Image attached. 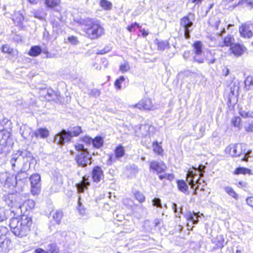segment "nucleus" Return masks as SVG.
<instances>
[{
  "mask_svg": "<svg viewBox=\"0 0 253 253\" xmlns=\"http://www.w3.org/2000/svg\"><path fill=\"white\" fill-rule=\"evenodd\" d=\"M32 225L31 218L25 215L20 218H12L9 222L10 230L15 236L19 237L26 236L29 232Z\"/></svg>",
  "mask_w": 253,
  "mask_h": 253,
  "instance_id": "obj_1",
  "label": "nucleus"
},
{
  "mask_svg": "<svg viewBox=\"0 0 253 253\" xmlns=\"http://www.w3.org/2000/svg\"><path fill=\"white\" fill-rule=\"evenodd\" d=\"M83 26V31L89 39H95L104 34V28L97 20L85 19L84 21Z\"/></svg>",
  "mask_w": 253,
  "mask_h": 253,
  "instance_id": "obj_2",
  "label": "nucleus"
},
{
  "mask_svg": "<svg viewBox=\"0 0 253 253\" xmlns=\"http://www.w3.org/2000/svg\"><path fill=\"white\" fill-rule=\"evenodd\" d=\"M225 152L232 157H240L242 155L244 156L241 158L242 161H248V158L251 157L252 151L247 149V145L245 144H231L225 149Z\"/></svg>",
  "mask_w": 253,
  "mask_h": 253,
  "instance_id": "obj_3",
  "label": "nucleus"
},
{
  "mask_svg": "<svg viewBox=\"0 0 253 253\" xmlns=\"http://www.w3.org/2000/svg\"><path fill=\"white\" fill-rule=\"evenodd\" d=\"M75 148L78 151L75 160L78 165L84 167L91 163V155L83 144L77 143L75 145Z\"/></svg>",
  "mask_w": 253,
  "mask_h": 253,
  "instance_id": "obj_4",
  "label": "nucleus"
},
{
  "mask_svg": "<svg viewBox=\"0 0 253 253\" xmlns=\"http://www.w3.org/2000/svg\"><path fill=\"white\" fill-rule=\"evenodd\" d=\"M205 166L200 165L198 169L192 168L188 170L187 173L186 181L191 186V188L194 189L197 182L201 181V178L204 176L203 172Z\"/></svg>",
  "mask_w": 253,
  "mask_h": 253,
  "instance_id": "obj_5",
  "label": "nucleus"
},
{
  "mask_svg": "<svg viewBox=\"0 0 253 253\" xmlns=\"http://www.w3.org/2000/svg\"><path fill=\"white\" fill-rule=\"evenodd\" d=\"M0 178L4 180L3 187L8 192L13 193L14 192H21L17 190L18 182L14 174L5 172L1 174Z\"/></svg>",
  "mask_w": 253,
  "mask_h": 253,
  "instance_id": "obj_6",
  "label": "nucleus"
},
{
  "mask_svg": "<svg viewBox=\"0 0 253 253\" xmlns=\"http://www.w3.org/2000/svg\"><path fill=\"white\" fill-rule=\"evenodd\" d=\"M31 182V191L33 195L38 194L41 191V176L36 173L32 175L30 178Z\"/></svg>",
  "mask_w": 253,
  "mask_h": 253,
  "instance_id": "obj_7",
  "label": "nucleus"
},
{
  "mask_svg": "<svg viewBox=\"0 0 253 253\" xmlns=\"http://www.w3.org/2000/svg\"><path fill=\"white\" fill-rule=\"evenodd\" d=\"M72 137L69 131L62 130L61 132L55 136L54 141L57 144L63 145L65 142L70 141Z\"/></svg>",
  "mask_w": 253,
  "mask_h": 253,
  "instance_id": "obj_8",
  "label": "nucleus"
},
{
  "mask_svg": "<svg viewBox=\"0 0 253 253\" xmlns=\"http://www.w3.org/2000/svg\"><path fill=\"white\" fill-rule=\"evenodd\" d=\"M130 108L135 107L139 109L152 110L154 109V106L150 99L145 98L140 100L137 104L129 106Z\"/></svg>",
  "mask_w": 253,
  "mask_h": 253,
  "instance_id": "obj_9",
  "label": "nucleus"
},
{
  "mask_svg": "<svg viewBox=\"0 0 253 253\" xmlns=\"http://www.w3.org/2000/svg\"><path fill=\"white\" fill-rule=\"evenodd\" d=\"M16 179L18 182L17 190L18 191H22L23 190V186L25 183L27 181V178L28 174L24 172H19L16 175Z\"/></svg>",
  "mask_w": 253,
  "mask_h": 253,
  "instance_id": "obj_10",
  "label": "nucleus"
},
{
  "mask_svg": "<svg viewBox=\"0 0 253 253\" xmlns=\"http://www.w3.org/2000/svg\"><path fill=\"white\" fill-rule=\"evenodd\" d=\"M239 32L241 37L245 38H250L253 36V33L249 25L243 24L239 27Z\"/></svg>",
  "mask_w": 253,
  "mask_h": 253,
  "instance_id": "obj_11",
  "label": "nucleus"
},
{
  "mask_svg": "<svg viewBox=\"0 0 253 253\" xmlns=\"http://www.w3.org/2000/svg\"><path fill=\"white\" fill-rule=\"evenodd\" d=\"M230 49L235 56H240L246 50V48L242 44L236 43L231 47Z\"/></svg>",
  "mask_w": 253,
  "mask_h": 253,
  "instance_id": "obj_12",
  "label": "nucleus"
},
{
  "mask_svg": "<svg viewBox=\"0 0 253 253\" xmlns=\"http://www.w3.org/2000/svg\"><path fill=\"white\" fill-rule=\"evenodd\" d=\"M150 167L151 169L156 171L158 173L164 171L166 168L164 164L159 163L156 161L151 162Z\"/></svg>",
  "mask_w": 253,
  "mask_h": 253,
  "instance_id": "obj_13",
  "label": "nucleus"
},
{
  "mask_svg": "<svg viewBox=\"0 0 253 253\" xmlns=\"http://www.w3.org/2000/svg\"><path fill=\"white\" fill-rule=\"evenodd\" d=\"M103 177V171L99 167H95L92 170V178L94 181L98 182Z\"/></svg>",
  "mask_w": 253,
  "mask_h": 253,
  "instance_id": "obj_14",
  "label": "nucleus"
},
{
  "mask_svg": "<svg viewBox=\"0 0 253 253\" xmlns=\"http://www.w3.org/2000/svg\"><path fill=\"white\" fill-rule=\"evenodd\" d=\"M1 51L3 53H7L13 58H16L18 56V51L11 48L8 44H4L1 46Z\"/></svg>",
  "mask_w": 253,
  "mask_h": 253,
  "instance_id": "obj_15",
  "label": "nucleus"
},
{
  "mask_svg": "<svg viewBox=\"0 0 253 253\" xmlns=\"http://www.w3.org/2000/svg\"><path fill=\"white\" fill-rule=\"evenodd\" d=\"M90 185L88 178L85 176L83 177L82 181L76 184V187L79 192L82 193L87 189V187Z\"/></svg>",
  "mask_w": 253,
  "mask_h": 253,
  "instance_id": "obj_16",
  "label": "nucleus"
},
{
  "mask_svg": "<svg viewBox=\"0 0 253 253\" xmlns=\"http://www.w3.org/2000/svg\"><path fill=\"white\" fill-rule=\"evenodd\" d=\"M11 241L8 239H4L0 243V253H7L11 248Z\"/></svg>",
  "mask_w": 253,
  "mask_h": 253,
  "instance_id": "obj_17",
  "label": "nucleus"
},
{
  "mask_svg": "<svg viewBox=\"0 0 253 253\" xmlns=\"http://www.w3.org/2000/svg\"><path fill=\"white\" fill-rule=\"evenodd\" d=\"M177 185L179 191L185 194H189L188 186L184 180H177Z\"/></svg>",
  "mask_w": 253,
  "mask_h": 253,
  "instance_id": "obj_18",
  "label": "nucleus"
},
{
  "mask_svg": "<svg viewBox=\"0 0 253 253\" xmlns=\"http://www.w3.org/2000/svg\"><path fill=\"white\" fill-rule=\"evenodd\" d=\"M13 20L15 24L20 26L23 24L24 17L22 14L20 12H16L14 13Z\"/></svg>",
  "mask_w": 253,
  "mask_h": 253,
  "instance_id": "obj_19",
  "label": "nucleus"
},
{
  "mask_svg": "<svg viewBox=\"0 0 253 253\" xmlns=\"http://www.w3.org/2000/svg\"><path fill=\"white\" fill-rule=\"evenodd\" d=\"M187 221H191L193 224H197L198 222L199 216L195 212H189L185 215Z\"/></svg>",
  "mask_w": 253,
  "mask_h": 253,
  "instance_id": "obj_20",
  "label": "nucleus"
},
{
  "mask_svg": "<svg viewBox=\"0 0 253 253\" xmlns=\"http://www.w3.org/2000/svg\"><path fill=\"white\" fill-rule=\"evenodd\" d=\"M23 152L20 151H17L16 152L13 153L12 155V158L10 161L11 165L12 168L13 169L15 167V163L19 160L20 157L22 156Z\"/></svg>",
  "mask_w": 253,
  "mask_h": 253,
  "instance_id": "obj_21",
  "label": "nucleus"
},
{
  "mask_svg": "<svg viewBox=\"0 0 253 253\" xmlns=\"http://www.w3.org/2000/svg\"><path fill=\"white\" fill-rule=\"evenodd\" d=\"M34 134L37 137H40L44 138L48 136L49 132L46 128H40L34 132Z\"/></svg>",
  "mask_w": 253,
  "mask_h": 253,
  "instance_id": "obj_22",
  "label": "nucleus"
},
{
  "mask_svg": "<svg viewBox=\"0 0 253 253\" xmlns=\"http://www.w3.org/2000/svg\"><path fill=\"white\" fill-rule=\"evenodd\" d=\"M42 52L41 48L37 45L32 46L28 52V54L31 56H37Z\"/></svg>",
  "mask_w": 253,
  "mask_h": 253,
  "instance_id": "obj_23",
  "label": "nucleus"
},
{
  "mask_svg": "<svg viewBox=\"0 0 253 253\" xmlns=\"http://www.w3.org/2000/svg\"><path fill=\"white\" fill-rule=\"evenodd\" d=\"M57 182L54 183L51 186L50 190L52 193L57 192L60 188L61 185L62 183L61 178L60 177L57 178Z\"/></svg>",
  "mask_w": 253,
  "mask_h": 253,
  "instance_id": "obj_24",
  "label": "nucleus"
},
{
  "mask_svg": "<svg viewBox=\"0 0 253 253\" xmlns=\"http://www.w3.org/2000/svg\"><path fill=\"white\" fill-rule=\"evenodd\" d=\"M180 24L184 29H187L192 26L193 23L188 16H185L181 19Z\"/></svg>",
  "mask_w": 253,
  "mask_h": 253,
  "instance_id": "obj_25",
  "label": "nucleus"
},
{
  "mask_svg": "<svg viewBox=\"0 0 253 253\" xmlns=\"http://www.w3.org/2000/svg\"><path fill=\"white\" fill-rule=\"evenodd\" d=\"M203 44L201 42L197 41L193 44L194 51L198 56L202 55Z\"/></svg>",
  "mask_w": 253,
  "mask_h": 253,
  "instance_id": "obj_26",
  "label": "nucleus"
},
{
  "mask_svg": "<svg viewBox=\"0 0 253 253\" xmlns=\"http://www.w3.org/2000/svg\"><path fill=\"white\" fill-rule=\"evenodd\" d=\"M234 42V38L233 36L229 35L225 37L224 41L220 43V46H231Z\"/></svg>",
  "mask_w": 253,
  "mask_h": 253,
  "instance_id": "obj_27",
  "label": "nucleus"
},
{
  "mask_svg": "<svg viewBox=\"0 0 253 253\" xmlns=\"http://www.w3.org/2000/svg\"><path fill=\"white\" fill-rule=\"evenodd\" d=\"M60 3V0H45V4L46 6L50 8H53L58 6Z\"/></svg>",
  "mask_w": 253,
  "mask_h": 253,
  "instance_id": "obj_28",
  "label": "nucleus"
},
{
  "mask_svg": "<svg viewBox=\"0 0 253 253\" xmlns=\"http://www.w3.org/2000/svg\"><path fill=\"white\" fill-rule=\"evenodd\" d=\"M140 129L141 131L142 135L144 136H147V135H150L149 132L151 130L153 129V127L148 125H145L142 126L140 127Z\"/></svg>",
  "mask_w": 253,
  "mask_h": 253,
  "instance_id": "obj_29",
  "label": "nucleus"
},
{
  "mask_svg": "<svg viewBox=\"0 0 253 253\" xmlns=\"http://www.w3.org/2000/svg\"><path fill=\"white\" fill-rule=\"evenodd\" d=\"M63 217V213L61 211H56L52 214V218L55 222L59 224Z\"/></svg>",
  "mask_w": 253,
  "mask_h": 253,
  "instance_id": "obj_30",
  "label": "nucleus"
},
{
  "mask_svg": "<svg viewBox=\"0 0 253 253\" xmlns=\"http://www.w3.org/2000/svg\"><path fill=\"white\" fill-rule=\"evenodd\" d=\"M92 145L96 148H100L103 144V139L100 136H96L92 140Z\"/></svg>",
  "mask_w": 253,
  "mask_h": 253,
  "instance_id": "obj_31",
  "label": "nucleus"
},
{
  "mask_svg": "<svg viewBox=\"0 0 253 253\" xmlns=\"http://www.w3.org/2000/svg\"><path fill=\"white\" fill-rule=\"evenodd\" d=\"M35 202L33 200H28L25 201L22 206H20V208L25 207L26 210H31L35 207Z\"/></svg>",
  "mask_w": 253,
  "mask_h": 253,
  "instance_id": "obj_32",
  "label": "nucleus"
},
{
  "mask_svg": "<svg viewBox=\"0 0 253 253\" xmlns=\"http://www.w3.org/2000/svg\"><path fill=\"white\" fill-rule=\"evenodd\" d=\"M224 189L225 191L230 196L232 197L236 200H238V194L234 191L232 188L229 186H226L224 187Z\"/></svg>",
  "mask_w": 253,
  "mask_h": 253,
  "instance_id": "obj_33",
  "label": "nucleus"
},
{
  "mask_svg": "<svg viewBox=\"0 0 253 253\" xmlns=\"http://www.w3.org/2000/svg\"><path fill=\"white\" fill-rule=\"evenodd\" d=\"M116 158H119L122 157L125 154V149L123 146L120 145L118 146L115 151Z\"/></svg>",
  "mask_w": 253,
  "mask_h": 253,
  "instance_id": "obj_34",
  "label": "nucleus"
},
{
  "mask_svg": "<svg viewBox=\"0 0 253 253\" xmlns=\"http://www.w3.org/2000/svg\"><path fill=\"white\" fill-rule=\"evenodd\" d=\"M69 132L72 135V137L77 136L82 132V130L80 126H77L72 128L70 130H69Z\"/></svg>",
  "mask_w": 253,
  "mask_h": 253,
  "instance_id": "obj_35",
  "label": "nucleus"
},
{
  "mask_svg": "<svg viewBox=\"0 0 253 253\" xmlns=\"http://www.w3.org/2000/svg\"><path fill=\"white\" fill-rule=\"evenodd\" d=\"M47 253H58L59 249L55 244H51L48 246Z\"/></svg>",
  "mask_w": 253,
  "mask_h": 253,
  "instance_id": "obj_36",
  "label": "nucleus"
},
{
  "mask_svg": "<svg viewBox=\"0 0 253 253\" xmlns=\"http://www.w3.org/2000/svg\"><path fill=\"white\" fill-rule=\"evenodd\" d=\"M214 54L215 52L214 50L212 52L209 51V52L208 53L206 57V60L209 64H213L215 62V59L214 57H213V55Z\"/></svg>",
  "mask_w": 253,
  "mask_h": 253,
  "instance_id": "obj_37",
  "label": "nucleus"
},
{
  "mask_svg": "<svg viewBox=\"0 0 253 253\" xmlns=\"http://www.w3.org/2000/svg\"><path fill=\"white\" fill-rule=\"evenodd\" d=\"M100 5L105 9H110L111 8L112 4L107 0H101Z\"/></svg>",
  "mask_w": 253,
  "mask_h": 253,
  "instance_id": "obj_38",
  "label": "nucleus"
},
{
  "mask_svg": "<svg viewBox=\"0 0 253 253\" xmlns=\"http://www.w3.org/2000/svg\"><path fill=\"white\" fill-rule=\"evenodd\" d=\"M153 147L154 151L157 153L158 154H161L163 150L161 146H159L158 142L156 141L153 142Z\"/></svg>",
  "mask_w": 253,
  "mask_h": 253,
  "instance_id": "obj_39",
  "label": "nucleus"
},
{
  "mask_svg": "<svg viewBox=\"0 0 253 253\" xmlns=\"http://www.w3.org/2000/svg\"><path fill=\"white\" fill-rule=\"evenodd\" d=\"M169 45V44L167 41H161L158 42V48L161 50H165Z\"/></svg>",
  "mask_w": 253,
  "mask_h": 253,
  "instance_id": "obj_40",
  "label": "nucleus"
},
{
  "mask_svg": "<svg viewBox=\"0 0 253 253\" xmlns=\"http://www.w3.org/2000/svg\"><path fill=\"white\" fill-rule=\"evenodd\" d=\"M238 5L249 6L253 7V0H240L238 2Z\"/></svg>",
  "mask_w": 253,
  "mask_h": 253,
  "instance_id": "obj_41",
  "label": "nucleus"
},
{
  "mask_svg": "<svg viewBox=\"0 0 253 253\" xmlns=\"http://www.w3.org/2000/svg\"><path fill=\"white\" fill-rule=\"evenodd\" d=\"M6 211L3 207H0V221H2L7 218Z\"/></svg>",
  "mask_w": 253,
  "mask_h": 253,
  "instance_id": "obj_42",
  "label": "nucleus"
},
{
  "mask_svg": "<svg viewBox=\"0 0 253 253\" xmlns=\"http://www.w3.org/2000/svg\"><path fill=\"white\" fill-rule=\"evenodd\" d=\"M134 196L137 200L139 202H143L145 200V197L142 193L140 192L136 191L134 193Z\"/></svg>",
  "mask_w": 253,
  "mask_h": 253,
  "instance_id": "obj_43",
  "label": "nucleus"
},
{
  "mask_svg": "<svg viewBox=\"0 0 253 253\" xmlns=\"http://www.w3.org/2000/svg\"><path fill=\"white\" fill-rule=\"evenodd\" d=\"M125 80L124 76H121L119 79H117L115 82V86L118 89H121V84Z\"/></svg>",
  "mask_w": 253,
  "mask_h": 253,
  "instance_id": "obj_44",
  "label": "nucleus"
},
{
  "mask_svg": "<svg viewBox=\"0 0 253 253\" xmlns=\"http://www.w3.org/2000/svg\"><path fill=\"white\" fill-rule=\"evenodd\" d=\"M130 68L129 64L127 62H125L123 64H122L120 67V70L122 73H125L129 70Z\"/></svg>",
  "mask_w": 253,
  "mask_h": 253,
  "instance_id": "obj_45",
  "label": "nucleus"
},
{
  "mask_svg": "<svg viewBox=\"0 0 253 253\" xmlns=\"http://www.w3.org/2000/svg\"><path fill=\"white\" fill-rule=\"evenodd\" d=\"M78 211L80 214L82 216H84L87 214V211L86 209L81 205L80 200L78 202Z\"/></svg>",
  "mask_w": 253,
  "mask_h": 253,
  "instance_id": "obj_46",
  "label": "nucleus"
},
{
  "mask_svg": "<svg viewBox=\"0 0 253 253\" xmlns=\"http://www.w3.org/2000/svg\"><path fill=\"white\" fill-rule=\"evenodd\" d=\"M250 170L245 168H238L236 169L235 173L237 174H246L248 173Z\"/></svg>",
  "mask_w": 253,
  "mask_h": 253,
  "instance_id": "obj_47",
  "label": "nucleus"
},
{
  "mask_svg": "<svg viewBox=\"0 0 253 253\" xmlns=\"http://www.w3.org/2000/svg\"><path fill=\"white\" fill-rule=\"evenodd\" d=\"M159 177L161 180H162L163 179H167L171 180L174 178V176L172 174L164 173L163 174L159 175Z\"/></svg>",
  "mask_w": 253,
  "mask_h": 253,
  "instance_id": "obj_48",
  "label": "nucleus"
},
{
  "mask_svg": "<svg viewBox=\"0 0 253 253\" xmlns=\"http://www.w3.org/2000/svg\"><path fill=\"white\" fill-rule=\"evenodd\" d=\"M241 118L239 117H235L232 120V124L236 127H239L241 122Z\"/></svg>",
  "mask_w": 253,
  "mask_h": 253,
  "instance_id": "obj_49",
  "label": "nucleus"
},
{
  "mask_svg": "<svg viewBox=\"0 0 253 253\" xmlns=\"http://www.w3.org/2000/svg\"><path fill=\"white\" fill-rule=\"evenodd\" d=\"M153 205L158 208H162L161 200L159 198H155L152 201Z\"/></svg>",
  "mask_w": 253,
  "mask_h": 253,
  "instance_id": "obj_50",
  "label": "nucleus"
},
{
  "mask_svg": "<svg viewBox=\"0 0 253 253\" xmlns=\"http://www.w3.org/2000/svg\"><path fill=\"white\" fill-rule=\"evenodd\" d=\"M240 115L244 118H248L252 117V114L249 112H247L245 110H241L239 112Z\"/></svg>",
  "mask_w": 253,
  "mask_h": 253,
  "instance_id": "obj_51",
  "label": "nucleus"
},
{
  "mask_svg": "<svg viewBox=\"0 0 253 253\" xmlns=\"http://www.w3.org/2000/svg\"><path fill=\"white\" fill-rule=\"evenodd\" d=\"M245 130L248 132L253 131V122L249 123L245 126Z\"/></svg>",
  "mask_w": 253,
  "mask_h": 253,
  "instance_id": "obj_52",
  "label": "nucleus"
},
{
  "mask_svg": "<svg viewBox=\"0 0 253 253\" xmlns=\"http://www.w3.org/2000/svg\"><path fill=\"white\" fill-rule=\"evenodd\" d=\"M32 13L33 14L35 18H38L41 20L43 19L44 18V16L43 15V14H42L40 12L34 10L32 12Z\"/></svg>",
  "mask_w": 253,
  "mask_h": 253,
  "instance_id": "obj_53",
  "label": "nucleus"
},
{
  "mask_svg": "<svg viewBox=\"0 0 253 253\" xmlns=\"http://www.w3.org/2000/svg\"><path fill=\"white\" fill-rule=\"evenodd\" d=\"M193 60L195 62L199 63H203L204 62V59L202 57V55L198 56L195 54V56L193 57Z\"/></svg>",
  "mask_w": 253,
  "mask_h": 253,
  "instance_id": "obj_54",
  "label": "nucleus"
},
{
  "mask_svg": "<svg viewBox=\"0 0 253 253\" xmlns=\"http://www.w3.org/2000/svg\"><path fill=\"white\" fill-rule=\"evenodd\" d=\"M68 40L70 42H71L72 44H75V45L77 44L79 42L77 40V37L73 36L69 37L68 38Z\"/></svg>",
  "mask_w": 253,
  "mask_h": 253,
  "instance_id": "obj_55",
  "label": "nucleus"
},
{
  "mask_svg": "<svg viewBox=\"0 0 253 253\" xmlns=\"http://www.w3.org/2000/svg\"><path fill=\"white\" fill-rule=\"evenodd\" d=\"M245 84L246 86H250L251 85L253 84L252 77H248L245 81Z\"/></svg>",
  "mask_w": 253,
  "mask_h": 253,
  "instance_id": "obj_56",
  "label": "nucleus"
},
{
  "mask_svg": "<svg viewBox=\"0 0 253 253\" xmlns=\"http://www.w3.org/2000/svg\"><path fill=\"white\" fill-rule=\"evenodd\" d=\"M137 27V28H139L140 26L139 24L137 23H134L133 24H132L130 26L127 27V30L129 32H132L135 29V27Z\"/></svg>",
  "mask_w": 253,
  "mask_h": 253,
  "instance_id": "obj_57",
  "label": "nucleus"
},
{
  "mask_svg": "<svg viewBox=\"0 0 253 253\" xmlns=\"http://www.w3.org/2000/svg\"><path fill=\"white\" fill-rule=\"evenodd\" d=\"M82 140L87 144H91L92 143L93 139L88 136H84L82 138Z\"/></svg>",
  "mask_w": 253,
  "mask_h": 253,
  "instance_id": "obj_58",
  "label": "nucleus"
},
{
  "mask_svg": "<svg viewBox=\"0 0 253 253\" xmlns=\"http://www.w3.org/2000/svg\"><path fill=\"white\" fill-rule=\"evenodd\" d=\"M247 204L250 207L253 208V197H249L246 199Z\"/></svg>",
  "mask_w": 253,
  "mask_h": 253,
  "instance_id": "obj_59",
  "label": "nucleus"
},
{
  "mask_svg": "<svg viewBox=\"0 0 253 253\" xmlns=\"http://www.w3.org/2000/svg\"><path fill=\"white\" fill-rule=\"evenodd\" d=\"M190 55V52L189 51H186L183 54V57L185 60H187Z\"/></svg>",
  "mask_w": 253,
  "mask_h": 253,
  "instance_id": "obj_60",
  "label": "nucleus"
},
{
  "mask_svg": "<svg viewBox=\"0 0 253 253\" xmlns=\"http://www.w3.org/2000/svg\"><path fill=\"white\" fill-rule=\"evenodd\" d=\"M184 36L186 39L190 38V30L189 29H184Z\"/></svg>",
  "mask_w": 253,
  "mask_h": 253,
  "instance_id": "obj_61",
  "label": "nucleus"
},
{
  "mask_svg": "<svg viewBox=\"0 0 253 253\" xmlns=\"http://www.w3.org/2000/svg\"><path fill=\"white\" fill-rule=\"evenodd\" d=\"M205 183V181L203 180H202L201 179V181H199V182H197V183L196 184H197V186L195 188V191L194 192V194H196V189H197L199 187V185H201L202 183Z\"/></svg>",
  "mask_w": 253,
  "mask_h": 253,
  "instance_id": "obj_62",
  "label": "nucleus"
},
{
  "mask_svg": "<svg viewBox=\"0 0 253 253\" xmlns=\"http://www.w3.org/2000/svg\"><path fill=\"white\" fill-rule=\"evenodd\" d=\"M203 0H188L189 2L195 3V4H199L201 3Z\"/></svg>",
  "mask_w": 253,
  "mask_h": 253,
  "instance_id": "obj_63",
  "label": "nucleus"
},
{
  "mask_svg": "<svg viewBox=\"0 0 253 253\" xmlns=\"http://www.w3.org/2000/svg\"><path fill=\"white\" fill-rule=\"evenodd\" d=\"M36 253H47V251H45L42 249H38L35 251Z\"/></svg>",
  "mask_w": 253,
  "mask_h": 253,
  "instance_id": "obj_64",
  "label": "nucleus"
}]
</instances>
